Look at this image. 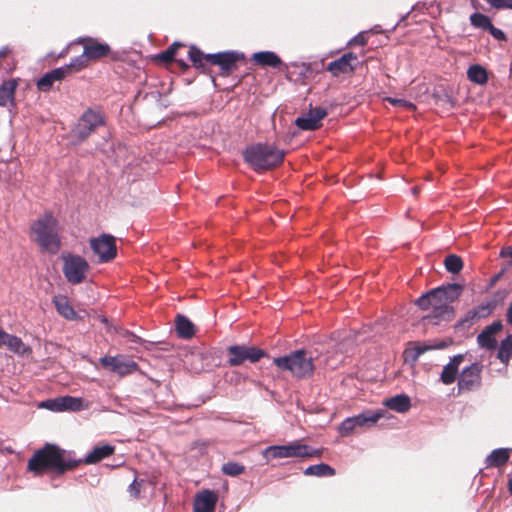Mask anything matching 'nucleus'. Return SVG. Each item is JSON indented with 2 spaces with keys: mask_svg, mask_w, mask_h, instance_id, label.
<instances>
[{
  "mask_svg": "<svg viewBox=\"0 0 512 512\" xmlns=\"http://www.w3.org/2000/svg\"><path fill=\"white\" fill-rule=\"evenodd\" d=\"M80 461L74 460L66 455L64 450L55 445L47 444L44 448L35 452L28 461V470L39 475L47 470H54L63 473L66 470L75 468Z\"/></svg>",
  "mask_w": 512,
  "mask_h": 512,
  "instance_id": "1",
  "label": "nucleus"
},
{
  "mask_svg": "<svg viewBox=\"0 0 512 512\" xmlns=\"http://www.w3.org/2000/svg\"><path fill=\"white\" fill-rule=\"evenodd\" d=\"M32 238L42 250L56 254L61 245L59 237L58 221L46 213L39 217L31 226Z\"/></svg>",
  "mask_w": 512,
  "mask_h": 512,
  "instance_id": "2",
  "label": "nucleus"
},
{
  "mask_svg": "<svg viewBox=\"0 0 512 512\" xmlns=\"http://www.w3.org/2000/svg\"><path fill=\"white\" fill-rule=\"evenodd\" d=\"M243 156L255 171H263L280 165L284 160L285 152L274 145L258 143L246 148Z\"/></svg>",
  "mask_w": 512,
  "mask_h": 512,
  "instance_id": "3",
  "label": "nucleus"
},
{
  "mask_svg": "<svg viewBox=\"0 0 512 512\" xmlns=\"http://www.w3.org/2000/svg\"><path fill=\"white\" fill-rule=\"evenodd\" d=\"M74 44H80L83 47L82 54L71 59V66L74 67V71L83 70L90 62L106 57L111 52L110 46L105 42L92 37H80L67 46L60 55L66 54L69 47Z\"/></svg>",
  "mask_w": 512,
  "mask_h": 512,
  "instance_id": "4",
  "label": "nucleus"
},
{
  "mask_svg": "<svg viewBox=\"0 0 512 512\" xmlns=\"http://www.w3.org/2000/svg\"><path fill=\"white\" fill-rule=\"evenodd\" d=\"M315 357L312 352L296 350L283 357L273 359V363L282 371L289 372L292 376L302 379L313 374Z\"/></svg>",
  "mask_w": 512,
  "mask_h": 512,
  "instance_id": "5",
  "label": "nucleus"
},
{
  "mask_svg": "<svg viewBox=\"0 0 512 512\" xmlns=\"http://www.w3.org/2000/svg\"><path fill=\"white\" fill-rule=\"evenodd\" d=\"M461 291L462 287L456 283L431 290V316L434 318L448 319L452 312L450 304L458 299Z\"/></svg>",
  "mask_w": 512,
  "mask_h": 512,
  "instance_id": "6",
  "label": "nucleus"
},
{
  "mask_svg": "<svg viewBox=\"0 0 512 512\" xmlns=\"http://www.w3.org/2000/svg\"><path fill=\"white\" fill-rule=\"evenodd\" d=\"M390 419L391 415L385 409L366 410L358 415L346 418L338 427L342 436L351 435L356 428H371L381 419Z\"/></svg>",
  "mask_w": 512,
  "mask_h": 512,
  "instance_id": "7",
  "label": "nucleus"
},
{
  "mask_svg": "<svg viewBox=\"0 0 512 512\" xmlns=\"http://www.w3.org/2000/svg\"><path fill=\"white\" fill-rule=\"evenodd\" d=\"M263 457L269 459H283V458H309L318 456L317 450L310 449L307 445L299 441L289 442L285 445H272L268 446L262 451Z\"/></svg>",
  "mask_w": 512,
  "mask_h": 512,
  "instance_id": "8",
  "label": "nucleus"
},
{
  "mask_svg": "<svg viewBox=\"0 0 512 512\" xmlns=\"http://www.w3.org/2000/svg\"><path fill=\"white\" fill-rule=\"evenodd\" d=\"M63 261L62 271L71 284H80L86 279L89 270L88 262L81 256L64 252L61 255Z\"/></svg>",
  "mask_w": 512,
  "mask_h": 512,
  "instance_id": "9",
  "label": "nucleus"
},
{
  "mask_svg": "<svg viewBox=\"0 0 512 512\" xmlns=\"http://www.w3.org/2000/svg\"><path fill=\"white\" fill-rule=\"evenodd\" d=\"M227 351L230 355L228 359L230 366H239L246 360L255 363L265 355L263 350L246 345H232L227 348Z\"/></svg>",
  "mask_w": 512,
  "mask_h": 512,
  "instance_id": "10",
  "label": "nucleus"
},
{
  "mask_svg": "<svg viewBox=\"0 0 512 512\" xmlns=\"http://www.w3.org/2000/svg\"><path fill=\"white\" fill-rule=\"evenodd\" d=\"M90 247L101 263L108 262L116 256L115 238L111 235L103 234L97 238H92Z\"/></svg>",
  "mask_w": 512,
  "mask_h": 512,
  "instance_id": "11",
  "label": "nucleus"
},
{
  "mask_svg": "<svg viewBox=\"0 0 512 512\" xmlns=\"http://www.w3.org/2000/svg\"><path fill=\"white\" fill-rule=\"evenodd\" d=\"M481 372L482 365L478 362L472 363L470 366L465 367L458 377V390L473 391L481 385Z\"/></svg>",
  "mask_w": 512,
  "mask_h": 512,
  "instance_id": "12",
  "label": "nucleus"
},
{
  "mask_svg": "<svg viewBox=\"0 0 512 512\" xmlns=\"http://www.w3.org/2000/svg\"><path fill=\"white\" fill-rule=\"evenodd\" d=\"M103 124V116L98 111L87 110L80 118L74 134L80 140L86 139L91 132Z\"/></svg>",
  "mask_w": 512,
  "mask_h": 512,
  "instance_id": "13",
  "label": "nucleus"
},
{
  "mask_svg": "<svg viewBox=\"0 0 512 512\" xmlns=\"http://www.w3.org/2000/svg\"><path fill=\"white\" fill-rule=\"evenodd\" d=\"M100 363L111 371L123 376L133 373L137 370L138 365L135 361L125 356H104L100 359Z\"/></svg>",
  "mask_w": 512,
  "mask_h": 512,
  "instance_id": "14",
  "label": "nucleus"
},
{
  "mask_svg": "<svg viewBox=\"0 0 512 512\" xmlns=\"http://www.w3.org/2000/svg\"><path fill=\"white\" fill-rule=\"evenodd\" d=\"M244 58L243 54L237 52H223L206 54L205 59L212 64L220 66L224 72H230L236 67V62Z\"/></svg>",
  "mask_w": 512,
  "mask_h": 512,
  "instance_id": "15",
  "label": "nucleus"
},
{
  "mask_svg": "<svg viewBox=\"0 0 512 512\" xmlns=\"http://www.w3.org/2000/svg\"><path fill=\"white\" fill-rule=\"evenodd\" d=\"M327 115L324 108L316 107L310 109L308 114L298 117L295 124L302 130H315L321 126V120Z\"/></svg>",
  "mask_w": 512,
  "mask_h": 512,
  "instance_id": "16",
  "label": "nucleus"
},
{
  "mask_svg": "<svg viewBox=\"0 0 512 512\" xmlns=\"http://www.w3.org/2000/svg\"><path fill=\"white\" fill-rule=\"evenodd\" d=\"M357 63L356 54L350 52L342 55L339 59L330 62L327 66V70L334 76H339L342 73L345 74L354 71Z\"/></svg>",
  "mask_w": 512,
  "mask_h": 512,
  "instance_id": "17",
  "label": "nucleus"
},
{
  "mask_svg": "<svg viewBox=\"0 0 512 512\" xmlns=\"http://www.w3.org/2000/svg\"><path fill=\"white\" fill-rule=\"evenodd\" d=\"M495 306V301H486L480 303L477 307L469 310L465 314V316L461 320V324L463 326H470L475 321L488 317L495 309Z\"/></svg>",
  "mask_w": 512,
  "mask_h": 512,
  "instance_id": "18",
  "label": "nucleus"
},
{
  "mask_svg": "<svg viewBox=\"0 0 512 512\" xmlns=\"http://www.w3.org/2000/svg\"><path fill=\"white\" fill-rule=\"evenodd\" d=\"M501 321H495L487 326L477 337L478 345L482 348L492 350L497 345L495 334L502 329Z\"/></svg>",
  "mask_w": 512,
  "mask_h": 512,
  "instance_id": "19",
  "label": "nucleus"
},
{
  "mask_svg": "<svg viewBox=\"0 0 512 512\" xmlns=\"http://www.w3.org/2000/svg\"><path fill=\"white\" fill-rule=\"evenodd\" d=\"M218 500L214 491L203 490L197 494L194 502V512H213Z\"/></svg>",
  "mask_w": 512,
  "mask_h": 512,
  "instance_id": "20",
  "label": "nucleus"
},
{
  "mask_svg": "<svg viewBox=\"0 0 512 512\" xmlns=\"http://www.w3.org/2000/svg\"><path fill=\"white\" fill-rule=\"evenodd\" d=\"M464 360L463 354L453 356L450 361L443 367L440 374V381L445 385L452 384L458 375L459 366Z\"/></svg>",
  "mask_w": 512,
  "mask_h": 512,
  "instance_id": "21",
  "label": "nucleus"
},
{
  "mask_svg": "<svg viewBox=\"0 0 512 512\" xmlns=\"http://www.w3.org/2000/svg\"><path fill=\"white\" fill-rule=\"evenodd\" d=\"M383 405L397 413H406L411 408V399L406 394H398L385 399Z\"/></svg>",
  "mask_w": 512,
  "mask_h": 512,
  "instance_id": "22",
  "label": "nucleus"
},
{
  "mask_svg": "<svg viewBox=\"0 0 512 512\" xmlns=\"http://www.w3.org/2000/svg\"><path fill=\"white\" fill-rule=\"evenodd\" d=\"M252 61L260 66L278 67L282 64L280 57L272 51H260L252 54Z\"/></svg>",
  "mask_w": 512,
  "mask_h": 512,
  "instance_id": "23",
  "label": "nucleus"
},
{
  "mask_svg": "<svg viewBox=\"0 0 512 512\" xmlns=\"http://www.w3.org/2000/svg\"><path fill=\"white\" fill-rule=\"evenodd\" d=\"M509 449L507 448H499L493 450L487 457H486V466L487 467H500L504 464H506L509 460Z\"/></svg>",
  "mask_w": 512,
  "mask_h": 512,
  "instance_id": "24",
  "label": "nucleus"
},
{
  "mask_svg": "<svg viewBox=\"0 0 512 512\" xmlns=\"http://www.w3.org/2000/svg\"><path fill=\"white\" fill-rule=\"evenodd\" d=\"M53 303L56 307L57 312L68 320H74L76 318V312L70 305L69 301L65 296L58 295L53 299Z\"/></svg>",
  "mask_w": 512,
  "mask_h": 512,
  "instance_id": "25",
  "label": "nucleus"
},
{
  "mask_svg": "<svg viewBox=\"0 0 512 512\" xmlns=\"http://www.w3.org/2000/svg\"><path fill=\"white\" fill-rule=\"evenodd\" d=\"M4 346L21 356L28 355L31 352L29 346L24 344L19 337L10 334H7Z\"/></svg>",
  "mask_w": 512,
  "mask_h": 512,
  "instance_id": "26",
  "label": "nucleus"
},
{
  "mask_svg": "<svg viewBox=\"0 0 512 512\" xmlns=\"http://www.w3.org/2000/svg\"><path fill=\"white\" fill-rule=\"evenodd\" d=\"M113 452L114 447L111 445L97 446L85 457L84 462L87 464L97 463L110 456Z\"/></svg>",
  "mask_w": 512,
  "mask_h": 512,
  "instance_id": "27",
  "label": "nucleus"
},
{
  "mask_svg": "<svg viewBox=\"0 0 512 512\" xmlns=\"http://www.w3.org/2000/svg\"><path fill=\"white\" fill-rule=\"evenodd\" d=\"M467 77L471 82L478 85H483L488 81L486 69L479 64L472 65L468 68Z\"/></svg>",
  "mask_w": 512,
  "mask_h": 512,
  "instance_id": "28",
  "label": "nucleus"
},
{
  "mask_svg": "<svg viewBox=\"0 0 512 512\" xmlns=\"http://www.w3.org/2000/svg\"><path fill=\"white\" fill-rule=\"evenodd\" d=\"M17 87L16 80L4 82L0 87V106H6L13 101L14 92Z\"/></svg>",
  "mask_w": 512,
  "mask_h": 512,
  "instance_id": "29",
  "label": "nucleus"
},
{
  "mask_svg": "<svg viewBox=\"0 0 512 512\" xmlns=\"http://www.w3.org/2000/svg\"><path fill=\"white\" fill-rule=\"evenodd\" d=\"M61 404L62 411H80L88 407L87 404H84L83 399L72 396L61 397Z\"/></svg>",
  "mask_w": 512,
  "mask_h": 512,
  "instance_id": "30",
  "label": "nucleus"
},
{
  "mask_svg": "<svg viewBox=\"0 0 512 512\" xmlns=\"http://www.w3.org/2000/svg\"><path fill=\"white\" fill-rule=\"evenodd\" d=\"M176 328L179 336L189 338L194 335V325L185 316L179 315L176 319Z\"/></svg>",
  "mask_w": 512,
  "mask_h": 512,
  "instance_id": "31",
  "label": "nucleus"
},
{
  "mask_svg": "<svg viewBox=\"0 0 512 512\" xmlns=\"http://www.w3.org/2000/svg\"><path fill=\"white\" fill-rule=\"evenodd\" d=\"M304 474L307 476H333L335 474V470L330 467L328 464L320 463L316 465H311L307 467L304 471Z\"/></svg>",
  "mask_w": 512,
  "mask_h": 512,
  "instance_id": "32",
  "label": "nucleus"
},
{
  "mask_svg": "<svg viewBox=\"0 0 512 512\" xmlns=\"http://www.w3.org/2000/svg\"><path fill=\"white\" fill-rule=\"evenodd\" d=\"M512 357V334L501 341L498 350V358L504 364H507Z\"/></svg>",
  "mask_w": 512,
  "mask_h": 512,
  "instance_id": "33",
  "label": "nucleus"
},
{
  "mask_svg": "<svg viewBox=\"0 0 512 512\" xmlns=\"http://www.w3.org/2000/svg\"><path fill=\"white\" fill-rule=\"evenodd\" d=\"M444 265L448 272L452 274H457L463 268V261L459 256L451 254L446 257Z\"/></svg>",
  "mask_w": 512,
  "mask_h": 512,
  "instance_id": "34",
  "label": "nucleus"
},
{
  "mask_svg": "<svg viewBox=\"0 0 512 512\" xmlns=\"http://www.w3.org/2000/svg\"><path fill=\"white\" fill-rule=\"evenodd\" d=\"M471 24L475 27L482 28L487 30L492 22L490 18L486 15H483L481 13H474L470 17Z\"/></svg>",
  "mask_w": 512,
  "mask_h": 512,
  "instance_id": "35",
  "label": "nucleus"
},
{
  "mask_svg": "<svg viewBox=\"0 0 512 512\" xmlns=\"http://www.w3.org/2000/svg\"><path fill=\"white\" fill-rule=\"evenodd\" d=\"M72 72H75V71H74V67L71 66V62H70L69 64H67L65 66L53 69L49 73L52 77V80L60 81Z\"/></svg>",
  "mask_w": 512,
  "mask_h": 512,
  "instance_id": "36",
  "label": "nucleus"
},
{
  "mask_svg": "<svg viewBox=\"0 0 512 512\" xmlns=\"http://www.w3.org/2000/svg\"><path fill=\"white\" fill-rule=\"evenodd\" d=\"M245 467L236 462H227L222 466V472L229 476H238L242 474Z\"/></svg>",
  "mask_w": 512,
  "mask_h": 512,
  "instance_id": "37",
  "label": "nucleus"
},
{
  "mask_svg": "<svg viewBox=\"0 0 512 512\" xmlns=\"http://www.w3.org/2000/svg\"><path fill=\"white\" fill-rule=\"evenodd\" d=\"M38 407L45 408L53 412H62L61 397L42 401L39 403Z\"/></svg>",
  "mask_w": 512,
  "mask_h": 512,
  "instance_id": "38",
  "label": "nucleus"
},
{
  "mask_svg": "<svg viewBox=\"0 0 512 512\" xmlns=\"http://www.w3.org/2000/svg\"><path fill=\"white\" fill-rule=\"evenodd\" d=\"M188 54L195 67H202L203 59H205L206 55H203V53L196 46H191Z\"/></svg>",
  "mask_w": 512,
  "mask_h": 512,
  "instance_id": "39",
  "label": "nucleus"
},
{
  "mask_svg": "<svg viewBox=\"0 0 512 512\" xmlns=\"http://www.w3.org/2000/svg\"><path fill=\"white\" fill-rule=\"evenodd\" d=\"M55 81L52 80V77L50 75L49 72H47L44 76H42L38 81H37V87L39 90L41 91H49L50 88L52 87L53 83Z\"/></svg>",
  "mask_w": 512,
  "mask_h": 512,
  "instance_id": "40",
  "label": "nucleus"
},
{
  "mask_svg": "<svg viewBox=\"0 0 512 512\" xmlns=\"http://www.w3.org/2000/svg\"><path fill=\"white\" fill-rule=\"evenodd\" d=\"M416 304L418 307H420L422 310H432V296L431 291L428 293L422 295L420 298L417 299Z\"/></svg>",
  "mask_w": 512,
  "mask_h": 512,
  "instance_id": "41",
  "label": "nucleus"
},
{
  "mask_svg": "<svg viewBox=\"0 0 512 512\" xmlns=\"http://www.w3.org/2000/svg\"><path fill=\"white\" fill-rule=\"evenodd\" d=\"M386 101H388L389 103H391L394 106L403 107V108H406L409 110L415 109V105L412 102L406 101L404 99L388 97V98H386Z\"/></svg>",
  "mask_w": 512,
  "mask_h": 512,
  "instance_id": "42",
  "label": "nucleus"
},
{
  "mask_svg": "<svg viewBox=\"0 0 512 512\" xmlns=\"http://www.w3.org/2000/svg\"><path fill=\"white\" fill-rule=\"evenodd\" d=\"M367 43V38L364 33H359L349 41V45H361L364 46Z\"/></svg>",
  "mask_w": 512,
  "mask_h": 512,
  "instance_id": "43",
  "label": "nucleus"
},
{
  "mask_svg": "<svg viewBox=\"0 0 512 512\" xmlns=\"http://www.w3.org/2000/svg\"><path fill=\"white\" fill-rule=\"evenodd\" d=\"M491 35L498 39V40H502L505 38V35H504V32L496 27L493 26V24H491V26L487 29Z\"/></svg>",
  "mask_w": 512,
  "mask_h": 512,
  "instance_id": "44",
  "label": "nucleus"
},
{
  "mask_svg": "<svg viewBox=\"0 0 512 512\" xmlns=\"http://www.w3.org/2000/svg\"><path fill=\"white\" fill-rule=\"evenodd\" d=\"M129 493L133 497H138L140 493V484L134 480L129 486Z\"/></svg>",
  "mask_w": 512,
  "mask_h": 512,
  "instance_id": "45",
  "label": "nucleus"
},
{
  "mask_svg": "<svg viewBox=\"0 0 512 512\" xmlns=\"http://www.w3.org/2000/svg\"><path fill=\"white\" fill-rule=\"evenodd\" d=\"M491 7L496 9L506 8L504 0H485Z\"/></svg>",
  "mask_w": 512,
  "mask_h": 512,
  "instance_id": "46",
  "label": "nucleus"
},
{
  "mask_svg": "<svg viewBox=\"0 0 512 512\" xmlns=\"http://www.w3.org/2000/svg\"><path fill=\"white\" fill-rule=\"evenodd\" d=\"M428 350V347L426 346H417L415 347L411 352L413 353V358L416 360L421 354L426 352Z\"/></svg>",
  "mask_w": 512,
  "mask_h": 512,
  "instance_id": "47",
  "label": "nucleus"
},
{
  "mask_svg": "<svg viewBox=\"0 0 512 512\" xmlns=\"http://www.w3.org/2000/svg\"><path fill=\"white\" fill-rule=\"evenodd\" d=\"M500 256L503 258H509L510 264H512V246L503 248L500 252Z\"/></svg>",
  "mask_w": 512,
  "mask_h": 512,
  "instance_id": "48",
  "label": "nucleus"
},
{
  "mask_svg": "<svg viewBox=\"0 0 512 512\" xmlns=\"http://www.w3.org/2000/svg\"><path fill=\"white\" fill-rule=\"evenodd\" d=\"M172 51H164L161 54L158 55V58L164 62H169L173 59Z\"/></svg>",
  "mask_w": 512,
  "mask_h": 512,
  "instance_id": "49",
  "label": "nucleus"
},
{
  "mask_svg": "<svg viewBox=\"0 0 512 512\" xmlns=\"http://www.w3.org/2000/svg\"><path fill=\"white\" fill-rule=\"evenodd\" d=\"M506 320L512 325V302L509 304L506 312Z\"/></svg>",
  "mask_w": 512,
  "mask_h": 512,
  "instance_id": "50",
  "label": "nucleus"
},
{
  "mask_svg": "<svg viewBox=\"0 0 512 512\" xmlns=\"http://www.w3.org/2000/svg\"><path fill=\"white\" fill-rule=\"evenodd\" d=\"M180 46H182V44H181V43H179V42H174V43H173V44H172V45H171L167 50H168V51H172V55L174 56V55H175V53H176V51H177V49H178Z\"/></svg>",
  "mask_w": 512,
  "mask_h": 512,
  "instance_id": "51",
  "label": "nucleus"
},
{
  "mask_svg": "<svg viewBox=\"0 0 512 512\" xmlns=\"http://www.w3.org/2000/svg\"><path fill=\"white\" fill-rule=\"evenodd\" d=\"M8 333H6L1 327H0V347H3L5 344V339Z\"/></svg>",
  "mask_w": 512,
  "mask_h": 512,
  "instance_id": "52",
  "label": "nucleus"
},
{
  "mask_svg": "<svg viewBox=\"0 0 512 512\" xmlns=\"http://www.w3.org/2000/svg\"><path fill=\"white\" fill-rule=\"evenodd\" d=\"M9 53V49L4 47L0 50V58L6 56Z\"/></svg>",
  "mask_w": 512,
  "mask_h": 512,
  "instance_id": "53",
  "label": "nucleus"
},
{
  "mask_svg": "<svg viewBox=\"0 0 512 512\" xmlns=\"http://www.w3.org/2000/svg\"><path fill=\"white\" fill-rule=\"evenodd\" d=\"M337 351H339L340 353L347 352V350L345 349V345L344 344H339L338 348H337Z\"/></svg>",
  "mask_w": 512,
  "mask_h": 512,
  "instance_id": "54",
  "label": "nucleus"
},
{
  "mask_svg": "<svg viewBox=\"0 0 512 512\" xmlns=\"http://www.w3.org/2000/svg\"><path fill=\"white\" fill-rule=\"evenodd\" d=\"M506 8L512 9V0H504Z\"/></svg>",
  "mask_w": 512,
  "mask_h": 512,
  "instance_id": "55",
  "label": "nucleus"
},
{
  "mask_svg": "<svg viewBox=\"0 0 512 512\" xmlns=\"http://www.w3.org/2000/svg\"><path fill=\"white\" fill-rule=\"evenodd\" d=\"M508 486H509V491L512 494V479H510Z\"/></svg>",
  "mask_w": 512,
  "mask_h": 512,
  "instance_id": "56",
  "label": "nucleus"
},
{
  "mask_svg": "<svg viewBox=\"0 0 512 512\" xmlns=\"http://www.w3.org/2000/svg\"><path fill=\"white\" fill-rule=\"evenodd\" d=\"M413 194H417V188L413 189Z\"/></svg>",
  "mask_w": 512,
  "mask_h": 512,
  "instance_id": "57",
  "label": "nucleus"
}]
</instances>
